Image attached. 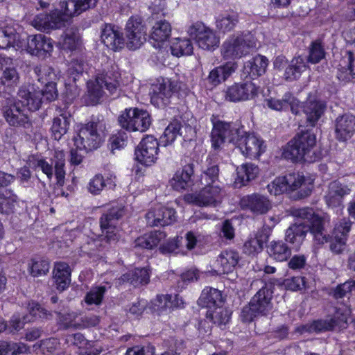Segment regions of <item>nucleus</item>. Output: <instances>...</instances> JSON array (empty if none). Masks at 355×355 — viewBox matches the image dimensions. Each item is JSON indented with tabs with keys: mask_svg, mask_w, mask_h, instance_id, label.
Instances as JSON below:
<instances>
[{
	"mask_svg": "<svg viewBox=\"0 0 355 355\" xmlns=\"http://www.w3.org/2000/svg\"><path fill=\"white\" fill-rule=\"evenodd\" d=\"M268 107L275 111H286L289 107L294 114H299L300 101L290 92L284 94L282 99L268 98L265 101Z\"/></svg>",
	"mask_w": 355,
	"mask_h": 355,
	"instance_id": "nucleus-28",
	"label": "nucleus"
},
{
	"mask_svg": "<svg viewBox=\"0 0 355 355\" xmlns=\"http://www.w3.org/2000/svg\"><path fill=\"white\" fill-rule=\"evenodd\" d=\"M355 134V116L349 114L338 116L335 120V136L340 141L351 139Z\"/></svg>",
	"mask_w": 355,
	"mask_h": 355,
	"instance_id": "nucleus-26",
	"label": "nucleus"
},
{
	"mask_svg": "<svg viewBox=\"0 0 355 355\" xmlns=\"http://www.w3.org/2000/svg\"><path fill=\"white\" fill-rule=\"evenodd\" d=\"M188 33L201 49L211 51L219 46L220 38L216 31L202 22L192 24Z\"/></svg>",
	"mask_w": 355,
	"mask_h": 355,
	"instance_id": "nucleus-12",
	"label": "nucleus"
},
{
	"mask_svg": "<svg viewBox=\"0 0 355 355\" xmlns=\"http://www.w3.org/2000/svg\"><path fill=\"white\" fill-rule=\"evenodd\" d=\"M28 351L29 347L23 343L0 341V355H19Z\"/></svg>",
	"mask_w": 355,
	"mask_h": 355,
	"instance_id": "nucleus-58",
	"label": "nucleus"
},
{
	"mask_svg": "<svg viewBox=\"0 0 355 355\" xmlns=\"http://www.w3.org/2000/svg\"><path fill=\"white\" fill-rule=\"evenodd\" d=\"M193 46L191 41L187 38H174L171 44L173 55L180 57L190 55L193 53Z\"/></svg>",
	"mask_w": 355,
	"mask_h": 355,
	"instance_id": "nucleus-55",
	"label": "nucleus"
},
{
	"mask_svg": "<svg viewBox=\"0 0 355 355\" xmlns=\"http://www.w3.org/2000/svg\"><path fill=\"white\" fill-rule=\"evenodd\" d=\"M105 286L92 287L85 297V302L87 305L98 306L101 304L105 293Z\"/></svg>",
	"mask_w": 355,
	"mask_h": 355,
	"instance_id": "nucleus-63",
	"label": "nucleus"
},
{
	"mask_svg": "<svg viewBox=\"0 0 355 355\" xmlns=\"http://www.w3.org/2000/svg\"><path fill=\"white\" fill-rule=\"evenodd\" d=\"M171 25L165 19H160L152 26L150 38L155 43V47H159L160 44L165 42L170 37L171 34Z\"/></svg>",
	"mask_w": 355,
	"mask_h": 355,
	"instance_id": "nucleus-37",
	"label": "nucleus"
},
{
	"mask_svg": "<svg viewBox=\"0 0 355 355\" xmlns=\"http://www.w3.org/2000/svg\"><path fill=\"white\" fill-rule=\"evenodd\" d=\"M225 191L219 184L204 186L199 191L186 194L184 200L199 207L218 206L225 196Z\"/></svg>",
	"mask_w": 355,
	"mask_h": 355,
	"instance_id": "nucleus-9",
	"label": "nucleus"
},
{
	"mask_svg": "<svg viewBox=\"0 0 355 355\" xmlns=\"http://www.w3.org/2000/svg\"><path fill=\"white\" fill-rule=\"evenodd\" d=\"M26 309L28 314L21 315L19 313H17L13 315L8 326L6 325L3 319L0 317V333L7 327L10 332L18 331L23 328L25 323L31 322L36 318L49 319L52 315L50 312L34 302H29L27 304Z\"/></svg>",
	"mask_w": 355,
	"mask_h": 355,
	"instance_id": "nucleus-8",
	"label": "nucleus"
},
{
	"mask_svg": "<svg viewBox=\"0 0 355 355\" xmlns=\"http://www.w3.org/2000/svg\"><path fill=\"white\" fill-rule=\"evenodd\" d=\"M240 259L239 254L234 250H226L220 252L208 272L212 275H220L232 272Z\"/></svg>",
	"mask_w": 355,
	"mask_h": 355,
	"instance_id": "nucleus-19",
	"label": "nucleus"
},
{
	"mask_svg": "<svg viewBox=\"0 0 355 355\" xmlns=\"http://www.w3.org/2000/svg\"><path fill=\"white\" fill-rule=\"evenodd\" d=\"M83 244L80 247V251L89 256L95 254L96 252L106 248L103 239L99 236L92 234L91 236H84Z\"/></svg>",
	"mask_w": 355,
	"mask_h": 355,
	"instance_id": "nucleus-52",
	"label": "nucleus"
},
{
	"mask_svg": "<svg viewBox=\"0 0 355 355\" xmlns=\"http://www.w3.org/2000/svg\"><path fill=\"white\" fill-rule=\"evenodd\" d=\"M288 193L297 191V197L305 198L310 195L313 185L306 180L305 177L299 173H292L284 175Z\"/></svg>",
	"mask_w": 355,
	"mask_h": 355,
	"instance_id": "nucleus-25",
	"label": "nucleus"
},
{
	"mask_svg": "<svg viewBox=\"0 0 355 355\" xmlns=\"http://www.w3.org/2000/svg\"><path fill=\"white\" fill-rule=\"evenodd\" d=\"M165 237L166 234L163 232H150L138 237L135 241V245L136 247L151 250L157 247Z\"/></svg>",
	"mask_w": 355,
	"mask_h": 355,
	"instance_id": "nucleus-47",
	"label": "nucleus"
},
{
	"mask_svg": "<svg viewBox=\"0 0 355 355\" xmlns=\"http://www.w3.org/2000/svg\"><path fill=\"white\" fill-rule=\"evenodd\" d=\"M238 22L237 16L234 14H224L218 17L216 21L217 28L223 32L233 29Z\"/></svg>",
	"mask_w": 355,
	"mask_h": 355,
	"instance_id": "nucleus-62",
	"label": "nucleus"
},
{
	"mask_svg": "<svg viewBox=\"0 0 355 355\" xmlns=\"http://www.w3.org/2000/svg\"><path fill=\"white\" fill-rule=\"evenodd\" d=\"M180 122L173 121L170 123L160 137V143L164 146L171 145L180 135Z\"/></svg>",
	"mask_w": 355,
	"mask_h": 355,
	"instance_id": "nucleus-59",
	"label": "nucleus"
},
{
	"mask_svg": "<svg viewBox=\"0 0 355 355\" xmlns=\"http://www.w3.org/2000/svg\"><path fill=\"white\" fill-rule=\"evenodd\" d=\"M351 189L338 181H334L329 185L327 193L325 196V201L329 207L339 206L343 197L349 195Z\"/></svg>",
	"mask_w": 355,
	"mask_h": 355,
	"instance_id": "nucleus-33",
	"label": "nucleus"
},
{
	"mask_svg": "<svg viewBox=\"0 0 355 355\" xmlns=\"http://www.w3.org/2000/svg\"><path fill=\"white\" fill-rule=\"evenodd\" d=\"M22 46L20 36L13 27L7 26L0 28V49H6L10 47L19 49Z\"/></svg>",
	"mask_w": 355,
	"mask_h": 355,
	"instance_id": "nucleus-43",
	"label": "nucleus"
},
{
	"mask_svg": "<svg viewBox=\"0 0 355 355\" xmlns=\"http://www.w3.org/2000/svg\"><path fill=\"white\" fill-rule=\"evenodd\" d=\"M70 118V114L66 112H62L59 116L54 117L51 130L55 140L59 141L67 132Z\"/></svg>",
	"mask_w": 355,
	"mask_h": 355,
	"instance_id": "nucleus-46",
	"label": "nucleus"
},
{
	"mask_svg": "<svg viewBox=\"0 0 355 355\" xmlns=\"http://www.w3.org/2000/svg\"><path fill=\"white\" fill-rule=\"evenodd\" d=\"M149 279L150 272L148 268H136L128 273L124 274L121 277L123 282H130L135 286L148 284Z\"/></svg>",
	"mask_w": 355,
	"mask_h": 355,
	"instance_id": "nucleus-53",
	"label": "nucleus"
},
{
	"mask_svg": "<svg viewBox=\"0 0 355 355\" xmlns=\"http://www.w3.org/2000/svg\"><path fill=\"white\" fill-rule=\"evenodd\" d=\"M98 0H64L60 4V10H55L50 14H40L33 23L41 31H48L60 28L65 26L68 20L80 13L94 8Z\"/></svg>",
	"mask_w": 355,
	"mask_h": 355,
	"instance_id": "nucleus-3",
	"label": "nucleus"
},
{
	"mask_svg": "<svg viewBox=\"0 0 355 355\" xmlns=\"http://www.w3.org/2000/svg\"><path fill=\"white\" fill-rule=\"evenodd\" d=\"M101 42L109 49L116 51L122 49L125 40L122 33L111 24H105L101 31Z\"/></svg>",
	"mask_w": 355,
	"mask_h": 355,
	"instance_id": "nucleus-27",
	"label": "nucleus"
},
{
	"mask_svg": "<svg viewBox=\"0 0 355 355\" xmlns=\"http://www.w3.org/2000/svg\"><path fill=\"white\" fill-rule=\"evenodd\" d=\"M307 65L305 58L297 56L295 57L288 67L286 69L284 76L287 80H293L299 78L301 74L306 71Z\"/></svg>",
	"mask_w": 355,
	"mask_h": 355,
	"instance_id": "nucleus-51",
	"label": "nucleus"
},
{
	"mask_svg": "<svg viewBox=\"0 0 355 355\" xmlns=\"http://www.w3.org/2000/svg\"><path fill=\"white\" fill-rule=\"evenodd\" d=\"M5 118L8 123L13 126L27 127L29 125L26 110L17 101L5 111Z\"/></svg>",
	"mask_w": 355,
	"mask_h": 355,
	"instance_id": "nucleus-39",
	"label": "nucleus"
},
{
	"mask_svg": "<svg viewBox=\"0 0 355 355\" xmlns=\"http://www.w3.org/2000/svg\"><path fill=\"white\" fill-rule=\"evenodd\" d=\"M73 345L78 347L79 355H98L103 347L100 342L96 340H88L81 334H75L71 337Z\"/></svg>",
	"mask_w": 355,
	"mask_h": 355,
	"instance_id": "nucleus-31",
	"label": "nucleus"
},
{
	"mask_svg": "<svg viewBox=\"0 0 355 355\" xmlns=\"http://www.w3.org/2000/svg\"><path fill=\"white\" fill-rule=\"evenodd\" d=\"M44 89H39L35 85H28L21 87L17 94V102L26 111L34 112L38 110L44 101Z\"/></svg>",
	"mask_w": 355,
	"mask_h": 355,
	"instance_id": "nucleus-16",
	"label": "nucleus"
},
{
	"mask_svg": "<svg viewBox=\"0 0 355 355\" xmlns=\"http://www.w3.org/2000/svg\"><path fill=\"white\" fill-rule=\"evenodd\" d=\"M236 69L235 64L227 62L223 65L214 67L211 69L207 77V80L212 86H217L225 82Z\"/></svg>",
	"mask_w": 355,
	"mask_h": 355,
	"instance_id": "nucleus-40",
	"label": "nucleus"
},
{
	"mask_svg": "<svg viewBox=\"0 0 355 355\" xmlns=\"http://www.w3.org/2000/svg\"><path fill=\"white\" fill-rule=\"evenodd\" d=\"M121 73L119 67L107 62L103 68L98 69L95 79L87 83V92L83 96L87 105H94L100 103L106 89L110 95L117 94L121 85Z\"/></svg>",
	"mask_w": 355,
	"mask_h": 355,
	"instance_id": "nucleus-4",
	"label": "nucleus"
},
{
	"mask_svg": "<svg viewBox=\"0 0 355 355\" xmlns=\"http://www.w3.org/2000/svg\"><path fill=\"white\" fill-rule=\"evenodd\" d=\"M194 173L193 166L191 164L184 165L176 171L170 180V184L173 189L181 191L185 190L191 184Z\"/></svg>",
	"mask_w": 355,
	"mask_h": 355,
	"instance_id": "nucleus-34",
	"label": "nucleus"
},
{
	"mask_svg": "<svg viewBox=\"0 0 355 355\" xmlns=\"http://www.w3.org/2000/svg\"><path fill=\"white\" fill-rule=\"evenodd\" d=\"M85 71L86 65L82 58L72 59L67 69V78L64 79L65 86L73 87L72 84L76 83Z\"/></svg>",
	"mask_w": 355,
	"mask_h": 355,
	"instance_id": "nucleus-48",
	"label": "nucleus"
},
{
	"mask_svg": "<svg viewBox=\"0 0 355 355\" xmlns=\"http://www.w3.org/2000/svg\"><path fill=\"white\" fill-rule=\"evenodd\" d=\"M267 240L268 237L263 232H258L254 236L250 237L245 243L243 252L249 255H254L261 252Z\"/></svg>",
	"mask_w": 355,
	"mask_h": 355,
	"instance_id": "nucleus-50",
	"label": "nucleus"
},
{
	"mask_svg": "<svg viewBox=\"0 0 355 355\" xmlns=\"http://www.w3.org/2000/svg\"><path fill=\"white\" fill-rule=\"evenodd\" d=\"M272 293L270 288L264 286L259 290L251 299L250 304L259 315H267L272 310Z\"/></svg>",
	"mask_w": 355,
	"mask_h": 355,
	"instance_id": "nucleus-29",
	"label": "nucleus"
},
{
	"mask_svg": "<svg viewBox=\"0 0 355 355\" xmlns=\"http://www.w3.org/2000/svg\"><path fill=\"white\" fill-rule=\"evenodd\" d=\"M299 113L301 110L306 115V122L314 127L326 110V103L320 100H316L309 96L306 101L301 104L298 107Z\"/></svg>",
	"mask_w": 355,
	"mask_h": 355,
	"instance_id": "nucleus-23",
	"label": "nucleus"
},
{
	"mask_svg": "<svg viewBox=\"0 0 355 355\" xmlns=\"http://www.w3.org/2000/svg\"><path fill=\"white\" fill-rule=\"evenodd\" d=\"M350 314L351 309L347 305L342 304L336 308V311L333 317L314 321L310 325L303 327L302 331L320 332L346 328Z\"/></svg>",
	"mask_w": 355,
	"mask_h": 355,
	"instance_id": "nucleus-10",
	"label": "nucleus"
},
{
	"mask_svg": "<svg viewBox=\"0 0 355 355\" xmlns=\"http://www.w3.org/2000/svg\"><path fill=\"white\" fill-rule=\"evenodd\" d=\"M49 263L42 259H32L28 264V271L33 277L45 275L49 272Z\"/></svg>",
	"mask_w": 355,
	"mask_h": 355,
	"instance_id": "nucleus-61",
	"label": "nucleus"
},
{
	"mask_svg": "<svg viewBox=\"0 0 355 355\" xmlns=\"http://www.w3.org/2000/svg\"><path fill=\"white\" fill-rule=\"evenodd\" d=\"M240 205L242 209H248L257 215L264 214L272 208L269 199L258 193L243 196L240 200Z\"/></svg>",
	"mask_w": 355,
	"mask_h": 355,
	"instance_id": "nucleus-22",
	"label": "nucleus"
},
{
	"mask_svg": "<svg viewBox=\"0 0 355 355\" xmlns=\"http://www.w3.org/2000/svg\"><path fill=\"white\" fill-rule=\"evenodd\" d=\"M178 82L168 78H158L151 86L150 102L157 107L168 105L173 94L178 90Z\"/></svg>",
	"mask_w": 355,
	"mask_h": 355,
	"instance_id": "nucleus-15",
	"label": "nucleus"
},
{
	"mask_svg": "<svg viewBox=\"0 0 355 355\" xmlns=\"http://www.w3.org/2000/svg\"><path fill=\"white\" fill-rule=\"evenodd\" d=\"M164 206L158 205L152 208L146 215L147 223L150 226H166L171 224L175 219V209H166L164 216Z\"/></svg>",
	"mask_w": 355,
	"mask_h": 355,
	"instance_id": "nucleus-30",
	"label": "nucleus"
},
{
	"mask_svg": "<svg viewBox=\"0 0 355 355\" xmlns=\"http://www.w3.org/2000/svg\"><path fill=\"white\" fill-rule=\"evenodd\" d=\"M123 214V208L120 206H116L112 207L101 217L100 226L101 234L100 236L106 247L119 241L121 234V229L118 225V220Z\"/></svg>",
	"mask_w": 355,
	"mask_h": 355,
	"instance_id": "nucleus-7",
	"label": "nucleus"
},
{
	"mask_svg": "<svg viewBox=\"0 0 355 355\" xmlns=\"http://www.w3.org/2000/svg\"><path fill=\"white\" fill-rule=\"evenodd\" d=\"M0 68L3 70L0 78V93L10 94L19 80L16 65L10 58L0 55Z\"/></svg>",
	"mask_w": 355,
	"mask_h": 355,
	"instance_id": "nucleus-20",
	"label": "nucleus"
},
{
	"mask_svg": "<svg viewBox=\"0 0 355 355\" xmlns=\"http://www.w3.org/2000/svg\"><path fill=\"white\" fill-rule=\"evenodd\" d=\"M259 173L258 166L252 163L241 165L236 169L237 176L234 180L236 187L246 185L250 181L255 179Z\"/></svg>",
	"mask_w": 355,
	"mask_h": 355,
	"instance_id": "nucleus-41",
	"label": "nucleus"
},
{
	"mask_svg": "<svg viewBox=\"0 0 355 355\" xmlns=\"http://www.w3.org/2000/svg\"><path fill=\"white\" fill-rule=\"evenodd\" d=\"M126 46L129 49H139L146 41V30L139 18H130L125 26Z\"/></svg>",
	"mask_w": 355,
	"mask_h": 355,
	"instance_id": "nucleus-21",
	"label": "nucleus"
},
{
	"mask_svg": "<svg viewBox=\"0 0 355 355\" xmlns=\"http://www.w3.org/2000/svg\"><path fill=\"white\" fill-rule=\"evenodd\" d=\"M115 182L116 176L113 174H109L106 179L101 174H96L89 180L87 189L89 193L96 196L99 195L107 186L109 187H114Z\"/></svg>",
	"mask_w": 355,
	"mask_h": 355,
	"instance_id": "nucleus-44",
	"label": "nucleus"
},
{
	"mask_svg": "<svg viewBox=\"0 0 355 355\" xmlns=\"http://www.w3.org/2000/svg\"><path fill=\"white\" fill-rule=\"evenodd\" d=\"M293 214L297 218L296 223L286 230V241L298 247L303 242L306 233L310 231L314 240L318 244L330 243L331 250L340 253L345 246L352 222L348 218L340 220L334 227L331 236H327L323 228V220L309 207L296 209Z\"/></svg>",
	"mask_w": 355,
	"mask_h": 355,
	"instance_id": "nucleus-1",
	"label": "nucleus"
},
{
	"mask_svg": "<svg viewBox=\"0 0 355 355\" xmlns=\"http://www.w3.org/2000/svg\"><path fill=\"white\" fill-rule=\"evenodd\" d=\"M258 89L250 80L234 83L224 90V98L225 101L234 103L248 101L257 96Z\"/></svg>",
	"mask_w": 355,
	"mask_h": 355,
	"instance_id": "nucleus-17",
	"label": "nucleus"
},
{
	"mask_svg": "<svg viewBox=\"0 0 355 355\" xmlns=\"http://www.w3.org/2000/svg\"><path fill=\"white\" fill-rule=\"evenodd\" d=\"M120 125L128 131H146L151 124L149 113L139 108H129L119 116Z\"/></svg>",
	"mask_w": 355,
	"mask_h": 355,
	"instance_id": "nucleus-11",
	"label": "nucleus"
},
{
	"mask_svg": "<svg viewBox=\"0 0 355 355\" xmlns=\"http://www.w3.org/2000/svg\"><path fill=\"white\" fill-rule=\"evenodd\" d=\"M267 250L269 256L277 261H286L291 254V248L282 241H272Z\"/></svg>",
	"mask_w": 355,
	"mask_h": 355,
	"instance_id": "nucleus-49",
	"label": "nucleus"
},
{
	"mask_svg": "<svg viewBox=\"0 0 355 355\" xmlns=\"http://www.w3.org/2000/svg\"><path fill=\"white\" fill-rule=\"evenodd\" d=\"M58 45L67 52L81 51L82 42L79 33L73 28L67 29L60 38Z\"/></svg>",
	"mask_w": 355,
	"mask_h": 355,
	"instance_id": "nucleus-35",
	"label": "nucleus"
},
{
	"mask_svg": "<svg viewBox=\"0 0 355 355\" xmlns=\"http://www.w3.org/2000/svg\"><path fill=\"white\" fill-rule=\"evenodd\" d=\"M53 162L55 164L54 171L57 184L62 187L64 184L65 178V154L64 151L58 150H55Z\"/></svg>",
	"mask_w": 355,
	"mask_h": 355,
	"instance_id": "nucleus-57",
	"label": "nucleus"
},
{
	"mask_svg": "<svg viewBox=\"0 0 355 355\" xmlns=\"http://www.w3.org/2000/svg\"><path fill=\"white\" fill-rule=\"evenodd\" d=\"M223 303L222 293L218 289L207 287L202 291L198 300L200 306L207 307L209 309Z\"/></svg>",
	"mask_w": 355,
	"mask_h": 355,
	"instance_id": "nucleus-45",
	"label": "nucleus"
},
{
	"mask_svg": "<svg viewBox=\"0 0 355 355\" xmlns=\"http://www.w3.org/2000/svg\"><path fill=\"white\" fill-rule=\"evenodd\" d=\"M231 312L222 304L209 309L207 312V318L214 324L222 326L227 324L230 320Z\"/></svg>",
	"mask_w": 355,
	"mask_h": 355,
	"instance_id": "nucleus-54",
	"label": "nucleus"
},
{
	"mask_svg": "<svg viewBox=\"0 0 355 355\" xmlns=\"http://www.w3.org/2000/svg\"><path fill=\"white\" fill-rule=\"evenodd\" d=\"M102 141L98 131V124L90 122L81 126L77 136L73 138L74 146L80 151L96 149Z\"/></svg>",
	"mask_w": 355,
	"mask_h": 355,
	"instance_id": "nucleus-14",
	"label": "nucleus"
},
{
	"mask_svg": "<svg viewBox=\"0 0 355 355\" xmlns=\"http://www.w3.org/2000/svg\"><path fill=\"white\" fill-rule=\"evenodd\" d=\"M268 65L266 57L257 55L246 62L243 67V73L250 78L254 79L265 73Z\"/></svg>",
	"mask_w": 355,
	"mask_h": 355,
	"instance_id": "nucleus-36",
	"label": "nucleus"
},
{
	"mask_svg": "<svg viewBox=\"0 0 355 355\" xmlns=\"http://www.w3.org/2000/svg\"><path fill=\"white\" fill-rule=\"evenodd\" d=\"M183 305V300L178 295H159L153 302L154 311L162 313L168 309L179 308Z\"/></svg>",
	"mask_w": 355,
	"mask_h": 355,
	"instance_id": "nucleus-42",
	"label": "nucleus"
},
{
	"mask_svg": "<svg viewBox=\"0 0 355 355\" xmlns=\"http://www.w3.org/2000/svg\"><path fill=\"white\" fill-rule=\"evenodd\" d=\"M316 137L308 131L302 132L290 141L284 148L282 155L285 159L293 162L303 160L314 162L320 159L316 151Z\"/></svg>",
	"mask_w": 355,
	"mask_h": 355,
	"instance_id": "nucleus-5",
	"label": "nucleus"
},
{
	"mask_svg": "<svg viewBox=\"0 0 355 355\" xmlns=\"http://www.w3.org/2000/svg\"><path fill=\"white\" fill-rule=\"evenodd\" d=\"M351 189L338 181H334L329 185L327 193L325 196V201L329 207L339 206L343 197L349 195Z\"/></svg>",
	"mask_w": 355,
	"mask_h": 355,
	"instance_id": "nucleus-32",
	"label": "nucleus"
},
{
	"mask_svg": "<svg viewBox=\"0 0 355 355\" xmlns=\"http://www.w3.org/2000/svg\"><path fill=\"white\" fill-rule=\"evenodd\" d=\"M211 146L219 149L225 141L233 143L246 157L258 158L266 150L264 141L254 133H247L243 127L211 118Z\"/></svg>",
	"mask_w": 355,
	"mask_h": 355,
	"instance_id": "nucleus-2",
	"label": "nucleus"
},
{
	"mask_svg": "<svg viewBox=\"0 0 355 355\" xmlns=\"http://www.w3.org/2000/svg\"><path fill=\"white\" fill-rule=\"evenodd\" d=\"M159 153V143L152 135H147L135 150L136 159L141 164L150 166L155 162Z\"/></svg>",
	"mask_w": 355,
	"mask_h": 355,
	"instance_id": "nucleus-18",
	"label": "nucleus"
},
{
	"mask_svg": "<svg viewBox=\"0 0 355 355\" xmlns=\"http://www.w3.org/2000/svg\"><path fill=\"white\" fill-rule=\"evenodd\" d=\"M53 274L58 290L63 291L69 287L71 283V269L67 263H55Z\"/></svg>",
	"mask_w": 355,
	"mask_h": 355,
	"instance_id": "nucleus-38",
	"label": "nucleus"
},
{
	"mask_svg": "<svg viewBox=\"0 0 355 355\" xmlns=\"http://www.w3.org/2000/svg\"><path fill=\"white\" fill-rule=\"evenodd\" d=\"M17 196L12 191L5 189L0 191V211L3 214L13 212L17 204Z\"/></svg>",
	"mask_w": 355,
	"mask_h": 355,
	"instance_id": "nucleus-56",
	"label": "nucleus"
},
{
	"mask_svg": "<svg viewBox=\"0 0 355 355\" xmlns=\"http://www.w3.org/2000/svg\"><path fill=\"white\" fill-rule=\"evenodd\" d=\"M53 50V40L43 34L31 35L27 41V51L31 55L46 56Z\"/></svg>",
	"mask_w": 355,
	"mask_h": 355,
	"instance_id": "nucleus-24",
	"label": "nucleus"
},
{
	"mask_svg": "<svg viewBox=\"0 0 355 355\" xmlns=\"http://www.w3.org/2000/svg\"><path fill=\"white\" fill-rule=\"evenodd\" d=\"M58 322L60 325L64 328L73 327L79 329V319H78V313L76 311H64L63 313H57Z\"/></svg>",
	"mask_w": 355,
	"mask_h": 355,
	"instance_id": "nucleus-60",
	"label": "nucleus"
},
{
	"mask_svg": "<svg viewBox=\"0 0 355 355\" xmlns=\"http://www.w3.org/2000/svg\"><path fill=\"white\" fill-rule=\"evenodd\" d=\"M34 72L37 81L42 85H44L42 92L44 98L48 102L55 100L58 96L56 82L60 78V71H56L51 66L40 64L35 67Z\"/></svg>",
	"mask_w": 355,
	"mask_h": 355,
	"instance_id": "nucleus-13",
	"label": "nucleus"
},
{
	"mask_svg": "<svg viewBox=\"0 0 355 355\" xmlns=\"http://www.w3.org/2000/svg\"><path fill=\"white\" fill-rule=\"evenodd\" d=\"M257 47V40L250 33L234 34L228 37L223 44L221 53L225 59H237Z\"/></svg>",
	"mask_w": 355,
	"mask_h": 355,
	"instance_id": "nucleus-6",
	"label": "nucleus"
},
{
	"mask_svg": "<svg viewBox=\"0 0 355 355\" xmlns=\"http://www.w3.org/2000/svg\"><path fill=\"white\" fill-rule=\"evenodd\" d=\"M218 173L219 169L217 165H212L209 166L201 174V184L204 186L219 184Z\"/></svg>",
	"mask_w": 355,
	"mask_h": 355,
	"instance_id": "nucleus-64",
	"label": "nucleus"
}]
</instances>
